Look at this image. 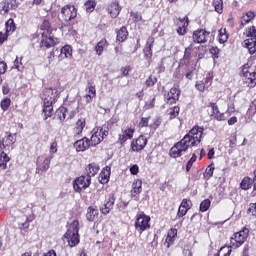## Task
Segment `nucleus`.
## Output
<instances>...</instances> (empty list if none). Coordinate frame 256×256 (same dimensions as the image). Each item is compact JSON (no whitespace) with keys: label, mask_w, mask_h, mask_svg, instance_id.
<instances>
[{"label":"nucleus","mask_w":256,"mask_h":256,"mask_svg":"<svg viewBox=\"0 0 256 256\" xmlns=\"http://www.w3.org/2000/svg\"><path fill=\"white\" fill-rule=\"evenodd\" d=\"M151 119V116H148V117H142L138 123V127L139 129H143L145 127H149L150 124H149V121Z\"/></svg>","instance_id":"nucleus-51"},{"label":"nucleus","mask_w":256,"mask_h":256,"mask_svg":"<svg viewBox=\"0 0 256 256\" xmlns=\"http://www.w3.org/2000/svg\"><path fill=\"white\" fill-rule=\"evenodd\" d=\"M7 73V63L5 61H0V77Z\"/></svg>","instance_id":"nucleus-63"},{"label":"nucleus","mask_w":256,"mask_h":256,"mask_svg":"<svg viewBox=\"0 0 256 256\" xmlns=\"http://www.w3.org/2000/svg\"><path fill=\"white\" fill-rule=\"evenodd\" d=\"M11 161V158L5 152L0 153V169L5 171L7 169V162Z\"/></svg>","instance_id":"nucleus-42"},{"label":"nucleus","mask_w":256,"mask_h":256,"mask_svg":"<svg viewBox=\"0 0 256 256\" xmlns=\"http://www.w3.org/2000/svg\"><path fill=\"white\" fill-rule=\"evenodd\" d=\"M189 28V16H184L183 18H178V27L176 32L178 35H187V29Z\"/></svg>","instance_id":"nucleus-20"},{"label":"nucleus","mask_w":256,"mask_h":256,"mask_svg":"<svg viewBox=\"0 0 256 256\" xmlns=\"http://www.w3.org/2000/svg\"><path fill=\"white\" fill-rule=\"evenodd\" d=\"M73 58V47L66 44L60 49V59H72Z\"/></svg>","instance_id":"nucleus-35"},{"label":"nucleus","mask_w":256,"mask_h":256,"mask_svg":"<svg viewBox=\"0 0 256 256\" xmlns=\"http://www.w3.org/2000/svg\"><path fill=\"white\" fill-rule=\"evenodd\" d=\"M134 227L138 233H144V231H149L151 229V216L141 212L136 215Z\"/></svg>","instance_id":"nucleus-5"},{"label":"nucleus","mask_w":256,"mask_h":256,"mask_svg":"<svg viewBox=\"0 0 256 256\" xmlns=\"http://www.w3.org/2000/svg\"><path fill=\"white\" fill-rule=\"evenodd\" d=\"M53 159V156H38L36 160V174L42 175V173H45L49 171V168L51 167V161Z\"/></svg>","instance_id":"nucleus-9"},{"label":"nucleus","mask_w":256,"mask_h":256,"mask_svg":"<svg viewBox=\"0 0 256 256\" xmlns=\"http://www.w3.org/2000/svg\"><path fill=\"white\" fill-rule=\"evenodd\" d=\"M161 123H163V119L158 116L152 121L149 127L150 129H154V131H156V129H159V127H161Z\"/></svg>","instance_id":"nucleus-50"},{"label":"nucleus","mask_w":256,"mask_h":256,"mask_svg":"<svg viewBox=\"0 0 256 256\" xmlns=\"http://www.w3.org/2000/svg\"><path fill=\"white\" fill-rule=\"evenodd\" d=\"M213 165L214 164L211 163L205 169V172L203 173L204 181H209V179H211V177H213V173H215V166H213Z\"/></svg>","instance_id":"nucleus-38"},{"label":"nucleus","mask_w":256,"mask_h":256,"mask_svg":"<svg viewBox=\"0 0 256 256\" xmlns=\"http://www.w3.org/2000/svg\"><path fill=\"white\" fill-rule=\"evenodd\" d=\"M209 52L214 59H219L220 50H219V48H217V46L211 47Z\"/></svg>","instance_id":"nucleus-61"},{"label":"nucleus","mask_w":256,"mask_h":256,"mask_svg":"<svg viewBox=\"0 0 256 256\" xmlns=\"http://www.w3.org/2000/svg\"><path fill=\"white\" fill-rule=\"evenodd\" d=\"M44 121H47L50 117H53V106H43Z\"/></svg>","instance_id":"nucleus-48"},{"label":"nucleus","mask_w":256,"mask_h":256,"mask_svg":"<svg viewBox=\"0 0 256 256\" xmlns=\"http://www.w3.org/2000/svg\"><path fill=\"white\" fill-rule=\"evenodd\" d=\"M181 111V107L174 106L167 110V115L169 116V121H173V119H177L179 117V113Z\"/></svg>","instance_id":"nucleus-36"},{"label":"nucleus","mask_w":256,"mask_h":256,"mask_svg":"<svg viewBox=\"0 0 256 256\" xmlns=\"http://www.w3.org/2000/svg\"><path fill=\"white\" fill-rule=\"evenodd\" d=\"M182 254L184 256H193V252H191V248H189V245L184 246V249L182 250Z\"/></svg>","instance_id":"nucleus-64"},{"label":"nucleus","mask_w":256,"mask_h":256,"mask_svg":"<svg viewBox=\"0 0 256 256\" xmlns=\"http://www.w3.org/2000/svg\"><path fill=\"white\" fill-rule=\"evenodd\" d=\"M233 248L229 246H222L220 250L214 256H231Z\"/></svg>","instance_id":"nucleus-40"},{"label":"nucleus","mask_w":256,"mask_h":256,"mask_svg":"<svg viewBox=\"0 0 256 256\" xmlns=\"http://www.w3.org/2000/svg\"><path fill=\"white\" fill-rule=\"evenodd\" d=\"M109 136V126L102 125V126H96L92 130V136L90 138L91 147H97L99 143L105 139V137Z\"/></svg>","instance_id":"nucleus-4"},{"label":"nucleus","mask_w":256,"mask_h":256,"mask_svg":"<svg viewBox=\"0 0 256 256\" xmlns=\"http://www.w3.org/2000/svg\"><path fill=\"white\" fill-rule=\"evenodd\" d=\"M109 47V41H107V38H102L94 47V50L96 52V55L100 57V55H103V52L105 49Z\"/></svg>","instance_id":"nucleus-34"},{"label":"nucleus","mask_w":256,"mask_h":256,"mask_svg":"<svg viewBox=\"0 0 256 256\" xmlns=\"http://www.w3.org/2000/svg\"><path fill=\"white\" fill-rule=\"evenodd\" d=\"M101 167L96 162H92L88 164L85 168V174L91 179V177H95L97 173H99Z\"/></svg>","instance_id":"nucleus-28"},{"label":"nucleus","mask_w":256,"mask_h":256,"mask_svg":"<svg viewBox=\"0 0 256 256\" xmlns=\"http://www.w3.org/2000/svg\"><path fill=\"white\" fill-rule=\"evenodd\" d=\"M212 6L218 15H223V0H212Z\"/></svg>","instance_id":"nucleus-44"},{"label":"nucleus","mask_w":256,"mask_h":256,"mask_svg":"<svg viewBox=\"0 0 256 256\" xmlns=\"http://www.w3.org/2000/svg\"><path fill=\"white\" fill-rule=\"evenodd\" d=\"M247 213H251L254 217H256V202L255 203H250L249 208L247 210Z\"/></svg>","instance_id":"nucleus-62"},{"label":"nucleus","mask_w":256,"mask_h":256,"mask_svg":"<svg viewBox=\"0 0 256 256\" xmlns=\"http://www.w3.org/2000/svg\"><path fill=\"white\" fill-rule=\"evenodd\" d=\"M155 45V38L153 36H150L147 39V42L143 48V53H144V59L148 62L151 63L153 59V46Z\"/></svg>","instance_id":"nucleus-14"},{"label":"nucleus","mask_w":256,"mask_h":256,"mask_svg":"<svg viewBox=\"0 0 256 256\" xmlns=\"http://www.w3.org/2000/svg\"><path fill=\"white\" fill-rule=\"evenodd\" d=\"M185 74L184 76L186 77V79H188V81H192L193 80V75L195 73V68L193 67H189V66H186L185 67Z\"/></svg>","instance_id":"nucleus-52"},{"label":"nucleus","mask_w":256,"mask_h":256,"mask_svg":"<svg viewBox=\"0 0 256 256\" xmlns=\"http://www.w3.org/2000/svg\"><path fill=\"white\" fill-rule=\"evenodd\" d=\"M244 35L247 39L244 40V47L248 49L250 55L256 54V28L255 26H250L245 29Z\"/></svg>","instance_id":"nucleus-3"},{"label":"nucleus","mask_w":256,"mask_h":256,"mask_svg":"<svg viewBox=\"0 0 256 256\" xmlns=\"http://www.w3.org/2000/svg\"><path fill=\"white\" fill-rule=\"evenodd\" d=\"M130 17L133 23H143V15L139 12H131Z\"/></svg>","instance_id":"nucleus-49"},{"label":"nucleus","mask_w":256,"mask_h":256,"mask_svg":"<svg viewBox=\"0 0 256 256\" xmlns=\"http://www.w3.org/2000/svg\"><path fill=\"white\" fill-rule=\"evenodd\" d=\"M91 147V140L87 137H83L74 142V148L78 153L87 151Z\"/></svg>","instance_id":"nucleus-19"},{"label":"nucleus","mask_w":256,"mask_h":256,"mask_svg":"<svg viewBox=\"0 0 256 256\" xmlns=\"http://www.w3.org/2000/svg\"><path fill=\"white\" fill-rule=\"evenodd\" d=\"M62 19L69 23V21H73L77 17V8L74 5L67 4L61 9Z\"/></svg>","instance_id":"nucleus-12"},{"label":"nucleus","mask_w":256,"mask_h":256,"mask_svg":"<svg viewBox=\"0 0 256 256\" xmlns=\"http://www.w3.org/2000/svg\"><path fill=\"white\" fill-rule=\"evenodd\" d=\"M17 141V137L15 134H8L6 135L1 141V149H6V147H11Z\"/></svg>","instance_id":"nucleus-33"},{"label":"nucleus","mask_w":256,"mask_h":256,"mask_svg":"<svg viewBox=\"0 0 256 256\" xmlns=\"http://www.w3.org/2000/svg\"><path fill=\"white\" fill-rule=\"evenodd\" d=\"M133 135H135V129L131 127L122 129V133L118 135L117 143H119V145H125L127 141L133 139Z\"/></svg>","instance_id":"nucleus-15"},{"label":"nucleus","mask_w":256,"mask_h":256,"mask_svg":"<svg viewBox=\"0 0 256 256\" xmlns=\"http://www.w3.org/2000/svg\"><path fill=\"white\" fill-rule=\"evenodd\" d=\"M192 39L194 43L203 45L205 43L211 42V40L213 39V34H211L210 31H207V29L198 28L193 32Z\"/></svg>","instance_id":"nucleus-6"},{"label":"nucleus","mask_w":256,"mask_h":256,"mask_svg":"<svg viewBox=\"0 0 256 256\" xmlns=\"http://www.w3.org/2000/svg\"><path fill=\"white\" fill-rule=\"evenodd\" d=\"M108 13L112 19H117L119 13H121V6L118 1H114L108 5Z\"/></svg>","instance_id":"nucleus-27"},{"label":"nucleus","mask_w":256,"mask_h":256,"mask_svg":"<svg viewBox=\"0 0 256 256\" xmlns=\"http://www.w3.org/2000/svg\"><path fill=\"white\" fill-rule=\"evenodd\" d=\"M181 96V90L179 87H172L167 94L164 95V101L166 105H175L177 101H179V97Z\"/></svg>","instance_id":"nucleus-13"},{"label":"nucleus","mask_w":256,"mask_h":256,"mask_svg":"<svg viewBox=\"0 0 256 256\" xmlns=\"http://www.w3.org/2000/svg\"><path fill=\"white\" fill-rule=\"evenodd\" d=\"M188 212H189V210H187V208H183V207L179 206L177 215H176V219H183V217H185V215H187Z\"/></svg>","instance_id":"nucleus-59"},{"label":"nucleus","mask_w":256,"mask_h":256,"mask_svg":"<svg viewBox=\"0 0 256 256\" xmlns=\"http://www.w3.org/2000/svg\"><path fill=\"white\" fill-rule=\"evenodd\" d=\"M46 99H50L54 103H57V99H59V91L57 89L49 88L46 91Z\"/></svg>","instance_id":"nucleus-37"},{"label":"nucleus","mask_w":256,"mask_h":256,"mask_svg":"<svg viewBox=\"0 0 256 256\" xmlns=\"http://www.w3.org/2000/svg\"><path fill=\"white\" fill-rule=\"evenodd\" d=\"M211 207V200L209 199H204L201 203H200V208L199 211L201 213H205L206 211H209V208Z\"/></svg>","instance_id":"nucleus-47"},{"label":"nucleus","mask_w":256,"mask_h":256,"mask_svg":"<svg viewBox=\"0 0 256 256\" xmlns=\"http://www.w3.org/2000/svg\"><path fill=\"white\" fill-rule=\"evenodd\" d=\"M75 193H81L91 187V179L87 175H81L72 182Z\"/></svg>","instance_id":"nucleus-7"},{"label":"nucleus","mask_w":256,"mask_h":256,"mask_svg":"<svg viewBox=\"0 0 256 256\" xmlns=\"http://www.w3.org/2000/svg\"><path fill=\"white\" fill-rule=\"evenodd\" d=\"M133 71V67L131 65H126L124 67H121L120 73L122 77H129V73Z\"/></svg>","instance_id":"nucleus-54"},{"label":"nucleus","mask_w":256,"mask_h":256,"mask_svg":"<svg viewBox=\"0 0 256 256\" xmlns=\"http://www.w3.org/2000/svg\"><path fill=\"white\" fill-rule=\"evenodd\" d=\"M64 103L68 104V111L71 113L70 119H73L75 117V102H70L69 100L64 101Z\"/></svg>","instance_id":"nucleus-57"},{"label":"nucleus","mask_w":256,"mask_h":256,"mask_svg":"<svg viewBox=\"0 0 256 256\" xmlns=\"http://www.w3.org/2000/svg\"><path fill=\"white\" fill-rule=\"evenodd\" d=\"M127 37H129L127 26H122L119 30L116 31V41L118 43H125V41H127Z\"/></svg>","instance_id":"nucleus-32"},{"label":"nucleus","mask_w":256,"mask_h":256,"mask_svg":"<svg viewBox=\"0 0 256 256\" xmlns=\"http://www.w3.org/2000/svg\"><path fill=\"white\" fill-rule=\"evenodd\" d=\"M255 17H256L255 11L250 10V11L244 12L240 18L239 29H244L245 25H249V23H251V21H253Z\"/></svg>","instance_id":"nucleus-23"},{"label":"nucleus","mask_w":256,"mask_h":256,"mask_svg":"<svg viewBox=\"0 0 256 256\" xmlns=\"http://www.w3.org/2000/svg\"><path fill=\"white\" fill-rule=\"evenodd\" d=\"M40 43L39 46L41 49H51L61 43V40L57 37H54L53 34H40Z\"/></svg>","instance_id":"nucleus-8"},{"label":"nucleus","mask_w":256,"mask_h":256,"mask_svg":"<svg viewBox=\"0 0 256 256\" xmlns=\"http://www.w3.org/2000/svg\"><path fill=\"white\" fill-rule=\"evenodd\" d=\"M13 69H17V71H21L22 69H25V66L23 65V56L21 57L16 56V59L14 60Z\"/></svg>","instance_id":"nucleus-46"},{"label":"nucleus","mask_w":256,"mask_h":256,"mask_svg":"<svg viewBox=\"0 0 256 256\" xmlns=\"http://www.w3.org/2000/svg\"><path fill=\"white\" fill-rule=\"evenodd\" d=\"M180 207L189 211L191 207H193V202H191V199L184 198L180 204Z\"/></svg>","instance_id":"nucleus-56"},{"label":"nucleus","mask_w":256,"mask_h":256,"mask_svg":"<svg viewBox=\"0 0 256 256\" xmlns=\"http://www.w3.org/2000/svg\"><path fill=\"white\" fill-rule=\"evenodd\" d=\"M99 217V209L97 206H89L86 213V219L90 223H93Z\"/></svg>","instance_id":"nucleus-31"},{"label":"nucleus","mask_w":256,"mask_h":256,"mask_svg":"<svg viewBox=\"0 0 256 256\" xmlns=\"http://www.w3.org/2000/svg\"><path fill=\"white\" fill-rule=\"evenodd\" d=\"M228 39H229V34H227V28H221L218 31V42L221 44L227 43Z\"/></svg>","instance_id":"nucleus-39"},{"label":"nucleus","mask_w":256,"mask_h":256,"mask_svg":"<svg viewBox=\"0 0 256 256\" xmlns=\"http://www.w3.org/2000/svg\"><path fill=\"white\" fill-rule=\"evenodd\" d=\"M157 83V76L150 75L145 81L146 87H155Z\"/></svg>","instance_id":"nucleus-53"},{"label":"nucleus","mask_w":256,"mask_h":256,"mask_svg":"<svg viewBox=\"0 0 256 256\" xmlns=\"http://www.w3.org/2000/svg\"><path fill=\"white\" fill-rule=\"evenodd\" d=\"M67 113H69V104L64 103L56 110L55 117L58 119V121H60V123H63V121L67 119Z\"/></svg>","instance_id":"nucleus-24"},{"label":"nucleus","mask_w":256,"mask_h":256,"mask_svg":"<svg viewBox=\"0 0 256 256\" xmlns=\"http://www.w3.org/2000/svg\"><path fill=\"white\" fill-rule=\"evenodd\" d=\"M143 191V181L140 179L134 180L132 183L131 196L139 197Z\"/></svg>","instance_id":"nucleus-30"},{"label":"nucleus","mask_w":256,"mask_h":256,"mask_svg":"<svg viewBox=\"0 0 256 256\" xmlns=\"http://www.w3.org/2000/svg\"><path fill=\"white\" fill-rule=\"evenodd\" d=\"M64 239L67 240L69 247H77V245H79L81 242L79 234L71 231H66L64 234Z\"/></svg>","instance_id":"nucleus-22"},{"label":"nucleus","mask_w":256,"mask_h":256,"mask_svg":"<svg viewBox=\"0 0 256 256\" xmlns=\"http://www.w3.org/2000/svg\"><path fill=\"white\" fill-rule=\"evenodd\" d=\"M86 95L84 96L85 102L87 104L93 103V99L97 97V89L95 88V85L90 84L85 89Z\"/></svg>","instance_id":"nucleus-25"},{"label":"nucleus","mask_w":256,"mask_h":256,"mask_svg":"<svg viewBox=\"0 0 256 256\" xmlns=\"http://www.w3.org/2000/svg\"><path fill=\"white\" fill-rule=\"evenodd\" d=\"M95 7H97V2L95 0H87L84 3V9L87 13H93Z\"/></svg>","instance_id":"nucleus-43"},{"label":"nucleus","mask_w":256,"mask_h":256,"mask_svg":"<svg viewBox=\"0 0 256 256\" xmlns=\"http://www.w3.org/2000/svg\"><path fill=\"white\" fill-rule=\"evenodd\" d=\"M0 107L2 110L4 111H8L9 107H11V99L10 98H4L1 102H0Z\"/></svg>","instance_id":"nucleus-55"},{"label":"nucleus","mask_w":256,"mask_h":256,"mask_svg":"<svg viewBox=\"0 0 256 256\" xmlns=\"http://www.w3.org/2000/svg\"><path fill=\"white\" fill-rule=\"evenodd\" d=\"M197 161V154H192V157L188 160L186 164V172L189 173L191 171V167H193V163Z\"/></svg>","instance_id":"nucleus-58"},{"label":"nucleus","mask_w":256,"mask_h":256,"mask_svg":"<svg viewBox=\"0 0 256 256\" xmlns=\"http://www.w3.org/2000/svg\"><path fill=\"white\" fill-rule=\"evenodd\" d=\"M114 205H115V193H110L107 196L103 207L100 208L101 214L109 215V213H111V209H113Z\"/></svg>","instance_id":"nucleus-17"},{"label":"nucleus","mask_w":256,"mask_h":256,"mask_svg":"<svg viewBox=\"0 0 256 256\" xmlns=\"http://www.w3.org/2000/svg\"><path fill=\"white\" fill-rule=\"evenodd\" d=\"M208 107L211 108V115L210 117H213L216 121H225L227 117H225V113H222L219 110V106L215 102H210Z\"/></svg>","instance_id":"nucleus-18"},{"label":"nucleus","mask_w":256,"mask_h":256,"mask_svg":"<svg viewBox=\"0 0 256 256\" xmlns=\"http://www.w3.org/2000/svg\"><path fill=\"white\" fill-rule=\"evenodd\" d=\"M67 231H71V233L79 234V220L78 219L73 220L70 223Z\"/></svg>","instance_id":"nucleus-45"},{"label":"nucleus","mask_w":256,"mask_h":256,"mask_svg":"<svg viewBox=\"0 0 256 256\" xmlns=\"http://www.w3.org/2000/svg\"><path fill=\"white\" fill-rule=\"evenodd\" d=\"M5 29H6V33H9L10 35L11 33H15L17 26L15 25V21L12 18L6 21Z\"/></svg>","instance_id":"nucleus-41"},{"label":"nucleus","mask_w":256,"mask_h":256,"mask_svg":"<svg viewBox=\"0 0 256 256\" xmlns=\"http://www.w3.org/2000/svg\"><path fill=\"white\" fill-rule=\"evenodd\" d=\"M147 143H149V140L145 135L141 134L139 137L131 141L130 149L133 153H140V151H143V149L147 147Z\"/></svg>","instance_id":"nucleus-10"},{"label":"nucleus","mask_w":256,"mask_h":256,"mask_svg":"<svg viewBox=\"0 0 256 256\" xmlns=\"http://www.w3.org/2000/svg\"><path fill=\"white\" fill-rule=\"evenodd\" d=\"M250 230L247 226H244L240 231L235 232L230 238V246L233 249H239L241 245H244L247 239H249Z\"/></svg>","instance_id":"nucleus-2"},{"label":"nucleus","mask_w":256,"mask_h":256,"mask_svg":"<svg viewBox=\"0 0 256 256\" xmlns=\"http://www.w3.org/2000/svg\"><path fill=\"white\" fill-rule=\"evenodd\" d=\"M40 35H53L55 29L53 25H51V21L49 19L44 18L39 25Z\"/></svg>","instance_id":"nucleus-21"},{"label":"nucleus","mask_w":256,"mask_h":256,"mask_svg":"<svg viewBox=\"0 0 256 256\" xmlns=\"http://www.w3.org/2000/svg\"><path fill=\"white\" fill-rule=\"evenodd\" d=\"M98 179L102 185H107V183H109V179H111V167L105 166L101 170Z\"/></svg>","instance_id":"nucleus-26"},{"label":"nucleus","mask_w":256,"mask_h":256,"mask_svg":"<svg viewBox=\"0 0 256 256\" xmlns=\"http://www.w3.org/2000/svg\"><path fill=\"white\" fill-rule=\"evenodd\" d=\"M19 5V0H3L0 2V14L7 15L9 11H16V9H19Z\"/></svg>","instance_id":"nucleus-11"},{"label":"nucleus","mask_w":256,"mask_h":256,"mask_svg":"<svg viewBox=\"0 0 256 256\" xmlns=\"http://www.w3.org/2000/svg\"><path fill=\"white\" fill-rule=\"evenodd\" d=\"M175 239H177V229L171 228L170 230H168L167 237L164 243L166 249H169V247H171V245L175 243Z\"/></svg>","instance_id":"nucleus-29"},{"label":"nucleus","mask_w":256,"mask_h":256,"mask_svg":"<svg viewBox=\"0 0 256 256\" xmlns=\"http://www.w3.org/2000/svg\"><path fill=\"white\" fill-rule=\"evenodd\" d=\"M195 89H197V91L200 93H205V82L202 80L196 81Z\"/></svg>","instance_id":"nucleus-60"},{"label":"nucleus","mask_w":256,"mask_h":256,"mask_svg":"<svg viewBox=\"0 0 256 256\" xmlns=\"http://www.w3.org/2000/svg\"><path fill=\"white\" fill-rule=\"evenodd\" d=\"M86 125L87 120L85 118H80L76 121L72 129V135L74 139H79V137H81V135L83 134V129H85Z\"/></svg>","instance_id":"nucleus-16"},{"label":"nucleus","mask_w":256,"mask_h":256,"mask_svg":"<svg viewBox=\"0 0 256 256\" xmlns=\"http://www.w3.org/2000/svg\"><path fill=\"white\" fill-rule=\"evenodd\" d=\"M205 129L198 125L194 126L180 141L176 142L169 150V156L172 159L183 157L189 149L197 147L201 143Z\"/></svg>","instance_id":"nucleus-1"}]
</instances>
